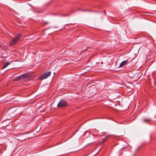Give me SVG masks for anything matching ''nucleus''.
<instances>
[{"instance_id": "1", "label": "nucleus", "mask_w": 156, "mask_h": 156, "mask_svg": "<svg viewBox=\"0 0 156 156\" xmlns=\"http://www.w3.org/2000/svg\"><path fill=\"white\" fill-rule=\"evenodd\" d=\"M21 37V34H18L14 38H12L9 43L10 46H12L15 44L19 40L20 38Z\"/></svg>"}, {"instance_id": "2", "label": "nucleus", "mask_w": 156, "mask_h": 156, "mask_svg": "<svg viewBox=\"0 0 156 156\" xmlns=\"http://www.w3.org/2000/svg\"><path fill=\"white\" fill-rule=\"evenodd\" d=\"M29 76L28 75L27 73H24L14 79L13 80L14 81H19L20 80L27 78Z\"/></svg>"}, {"instance_id": "3", "label": "nucleus", "mask_w": 156, "mask_h": 156, "mask_svg": "<svg viewBox=\"0 0 156 156\" xmlns=\"http://www.w3.org/2000/svg\"><path fill=\"white\" fill-rule=\"evenodd\" d=\"M57 106L58 107L67 106V103L66 101L64 100H61L58 103Z\"/></svg>"}, {"instance_id": "4", "label": "nucleus", "mask_w": 156, "mask_h": 156, "mask_svg": "<svg viewBox=\"0 0 156 156\" xmlns=\"http://www.w3.org/2000/svg\"><path fill=\"white\" fill-rule=\"evenodd\" d=\"M47 77H48V76H46V74H45L44 73L39 76L40 79L41 80H43L44 79H46Z\"/></svg>"}, {"instance_id": "5", "label": "nucleus", "mask_w": 156, "mask_h": 156, "mask_svg": "<svg viewBox=\"0 0 156 156\" xmlns=\"http://www.w3.org/2000/svg\"><path fill=\"white\" fill-rule=\"evenodd\" d=\"M127 60L124 61L122 62L119 65L120 67H122L127 63Z\"/></svg>"}, {"instance_id": "6", "label": "nucleus", "mask_w": 156, "mask_h": 156, "mask_svg": "<svg viewBox=\"0 0 156 156\" xmlns=\"http://www.w3.org/2000/svg\"><path fill=\"white\" fill-rule=\"evenodd\" d=\"M10 63L9 62H6L5 63L4 66L3 67V68H5L7 67L9 65Z\"/></svg>"}, {"instance_id": "7", "label": "nucleus", "mask_w": 156, "mask_h": 156, "mask_svg": "<svg viewBox=\"0 0 156 156\" xmlns=\"http://www.w3.org/2000/svg\"><path fill=\"white\" fill-rule=\"evenodd\" d=\"M44 73L46 74V75L48 76V77L49 76L51 73L50 71H48V72Z\"/></svg>"}, {"instance_id": "8", "label": "nucleus", "mask_w": 156, "mask_h": 156, "mask_svg": "<svg viewBox=\"0 0 156 156\" xmlns=\"http://www.w3.org/2000/svg\"><path fill=\"white\" fill-rule=\"evenodd\" d=\"M108 137V136H105V138H103L102 139V143H103L107 139Z\"/></svg>"}, {"instance_id": "9", "label": "nucleus", "mask_w": 156, "mask_h": 156, "mask_svg": "<svg viewBox=\"0 0 156 156\" xmlns=\"http://www.w3.org/2000/svg\"><path fill=\"white\" fill-rule=\"evenodd\" d=\"M150 119H147V120H146V119H144V121L145 122H147L148 121H149V120H150Z\"/></svg>"}, {"instance_id": "10", "label": "nucleus", "mask_w": 156, "mask_h": 156, "mask_svg": "<svg viewBox=\"0 0 156 156\" xmlns=\"http://www.w3.org/2000/svg\"><path fill=\"white\" fill-rule=\"evenodd\" d=\"M41 112H44V110H41V111H39Z\"/></svg>"}, {"instance_id": "11", "label": "nucleus", "mask_w": 156, "mask_h": 156, "mask_svg": "<svg viewBox=\"0 0 156 156\" xmlns=\"http://www.w3.org/2000/svg\"><path fill=\"white\" fill-rule=\"evenodd\" d=\"M105 12V14H106V12Z\"/></svg>"}]
</instances>
